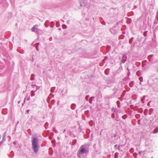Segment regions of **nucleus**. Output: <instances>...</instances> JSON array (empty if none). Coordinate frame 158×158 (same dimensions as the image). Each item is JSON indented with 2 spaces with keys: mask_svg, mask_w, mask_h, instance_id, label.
<instances>
[{
  "mask_svg": "<svg viewBox=\"0 0 158 158\" xmlns=\"http://www.w3.org/2000/svg\"><path fill=\"white\" fill-rule=\"evenodd\" d=\"M158 131V130L157 129H155L153 131V133H157Z\"/></svg>",
  "mask_w": 158,
  "mask_h": 158,
  "instance_id": "4",
  "label": "nucleus"
},
{
  "mask_svg": "<svg viewBox=\"0 0 158 158\" xmlns=\"http://www.w3.org/2000/svg\"><path fill=\"white\" fill-rule=\"evenodd\" d=\"M35 95V94L34 92H33V93H32L31 94V96H34Z\"/></svg>",
  "mask_w": 158,
  "mask_h": 158,
  "instance_id": "5",
  "label": "nucleus"
},
{
  "mask_svg": "<svg viewBox=\"0 0 158 158\" xmlns=\"http://www.w3.org/2000/svg\"><path fill=\"white\" fill-rule=\"evenodd\" d=\"M37 141L36 138H34L32 141V147L35 153H37L38 151V145L37 144Z\"/></svg>",
  "mask_w": 158,
  "mask_h": 158,
  "instance_id": "1",
  "label": "nucleus"
},
{
  "mask_svg": "<svg viewBox=\"0 0 158 158\" xmlns=\"http://www.w3.org/2000/svg\"><path fill=\"white\" fill-rule=\"evenodd\" d=\"M85 152V150L84 148H81L80 150V152L82 153H83Z\"/></svg>",
  "mask_w": 158,
  "mask_h": 158,
  "instance_id": "2",
  "label": "nucleus"
},
{
  "mask_svg": "<svg viewBox=\"0 0 158 158\" xmlns=\"http://www.w3.org/2000/svg\"><path fill=\"white\" fill-rule=\"evenodd\" d=\"M37 26H35L33 27L32 28V31H35V29L36 28V27Z\"/></svg>",
  "mask_w": 158,
  "mask_h": 158,
  "instance_id": "3",
  "label": "nucleus"
}]
</instances>
